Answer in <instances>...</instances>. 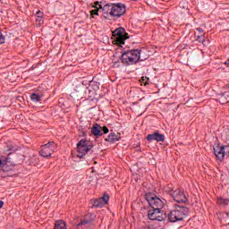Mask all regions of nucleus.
Returning <instances> with one entry per match:
<instances>
[{
  "label": "nucleus",
  "mask_w": 229,
  "mask_h": 229,
  "mask_svg": "<svg viewBox=\"0 0 229 229\" xmlns=\"http://www.w3.org/2000/svg\"><path fill=\"white\" fill-rule=\"evenodd\" d=\"M224 216H225V217H228V216H229V214H228V213H225V214L224 215Z\"/></svg>",
  "instance_id": "nucleus-33"
},
{
  "label": "nucleus",
  "mask_w": 229,
  "mask_h": 229,
  "mask_svg": "<svg viewBox=\"0 0 229 229\" xmlns=\"http://www.w3.org/2000/svg\"><path fill=\"white\" fill-rule=\"evenodd\" d=\"M140 61V51L139 49L127 50L121 55L123 65H135Z\"/></svg>",
  "instance_id": "nucleus-1"
},
{
  "label": "nucleus",
  "mask_w": 229,
  "mask_h": 229,
  "mask_svg": "<svg viewBox=\"0 0 229 229\" xmlns=\"http://www.w3.org/2000/svg\"><path fill=\"white\" fill-rule=\"evenodd\" d=\"M99 199L104 205H106L110 199V197L108 195H104L102 198H99Z\"/></svg>",
  "instance_id": "nucleus-23"
},
{
  "label": "nucleus",
  "mask_w": 229,
  "mask_h": 229,
  "mask_svg": "<svg viewBox=\"0 0 229 229\" xmlns=\"http://www.w3.org/2000/svg\"><path fill=\"white\" fill-rule=\"evenodd\" d=\"M92 148H94L92 141L85 139L81 140L77 144V156L79 158L85 157Z\"/></svg>",
  "instance_id": "nucleus-3"
},
{
  "label": "nucleus",
  "mask_w": 229,
  "mask_h": 229,
  "mask_svg": "<svg viewBox=\"0 0 229 229\" xmlns=\"http://www.w3.org/2000/svg\"><path fill=\"white\" fill-rule=\"evenodd\" d=\"M102 12H103V17L105 19H108V15H111V17H112V12H113V5H112V4H106L103 7Z\"/></svg>",
  "instance_id": "nucleus-13"
},
{
  "label": "nucleus",
  "mask_w": 229,
  "mask_h": 229,
  "mask_svg": "<svg viewBox=\"0 0 229 229\" xmlns=\"http://www.w3.org/2000/svg\"><path fill=\"white\" fill-rule=\"evenodd\" d=\"M147 140L148 142H151L153 140H157V142H164V140H165V136H164V134H160V132L157 131L152 134H148Z\"/></svg>",
  "instance_id": "nucleus-10"
},
{
  "label": "nucleus",
  "mask_w": 229,
  "mask_h": 229,
  "mask_svg": "<svg viewBox=\"0 0 229 229\" xmlns=\"http://www.w3.org/2000/svg\"><path fill=\"white\" fill-rule=\"evenodd\" d=\"M217 203L218 205H223L224 207H225L226 205H228L229 200L228 199H219Z\"/></svg>",
  "instance_id": "nucleus-24"
},
{
  "label": "nucleus",
  "mask_w": 229,
  "mask_h": 229,
  "mask_svg": "<svg viewBox=\"0 0 229 229\" xmlns=\"http://www.w3.org/2000/svg\"><path fill=\"white\" fill-rule=\"evenodd\" d=\"M112 17H121L126 13V6L123 4H112Z\"/></svg>",
  "instance_id": "nucleus-8"
},
{
  "label": "nucleus",
  "mask_w": 229,
  "mask_h": 229,
  "mask_svg": "<svg viewBox=\"0 0 229 229\" xmlns=\"http://www.w3.org/2000/svg\"><path fill=\"white\" fill-rule=\"evenodd\" d=\"M56 151V144L54 141H50L43 146H41V150L39 155L44 157V158H47V157H51L52 153Z\"/></svg>",
  "instance_id": "nucleus-6"
},
{
  "label": "nucleus",
  "mask_w": 229,
  "mask_h": 229,
  "mask_svg": "<svg viewBox=\"0 0 229 229\" xmlns=\"http://www.w3.org/2000/svg\"><path fill=\"white\" fill-rule=\"evenodd\" d=\"M13 149V147H10L9 149H4V151H12Z\"/></svg>",
  "instance_id": "nucleus-32"
},
{
  "label": "nucleus",
  "mask_w": 229,
  "mask_h": 229,
  "mask_svg": "<svg viewBox=\"0 0 229 229\" xmlns=\"http://www.w3.org/2000/svg\"><path fill=\"white\" fill-rule=\"evenodd\" d=\"M196 30L198 31V33L195 34L197 35V41L200 44H205V30L201 28H197Z\"/></svg>",
  "instance_id": "nucleus-14"
},
{
  "label": "nucleus",
  "mask_w": 229,
  "mask_h": 229,
  "mask_svg": "<svg viewBox=\"0 0 229 229\" xmlns=\"http://www.w3.org/2000/svg\"><path fill=\"white\" fill-rule=\"evenodd\" d=\"M0 44H4V36H3V33L0 30Z\"/></svg>",
  "instance_id": "nucleus-27"
},
{
  "label": "nucleus",
  "mask_w": 229,
  "mask_h": 229,
  "mask_svg": "<svg viewBox=\"0 0 229 229\" xmlns=\"http://www.w3.org/2000/svg\"><path fill=\"white\" fill-rule=\"evenodd\" d=\"M36 22L37 26H42V24H44V17H38Z\"/></svg>",
  "instance_id": "nucleus-25"
},
{
  "label": "nucleus",
  "mask_w": 229,
  "mask_h": 229,
  "mask_svg": "<svg viewBox=\"0 0 229 229\" xmlns=\"http://www.w3.org/2000/svg\"><path fill=\"white\" fill-rule=\"evenodd\" d=\"M145 199L148 201L151 208L162 209L165 205V199H161L153 193H146Z\"/></svg>",
  "instance_id": "nucleus-4"
},
{
  "label": "nucleus",
  "mask_w": 229,
  "mask_h": 229,
  "mask_svg": "<svg viewBox=\"0 0 229 229\" xmlns=\"http://www.w3.org/2000/svg\"><path fill=\"white\" fill-rule=\"evenodd\" d=\"M218 101L220 105H225L229 102V92L222 93L218 96Z\"/></svg>",
  "instance_id": "nucleus-17"
},
{
  "label": "nucleus",
  "mask_w": 229,
  "mask_h": 229,
  "mask_svg": "<svg viewBox=\"0 0 229 229\" xmlns=\"http://www.w3.org/2000/svg\"><path fill=\"white\" fill-rule=\"evenodd\" d=\"M30 99L34 103H38V102L42 101V96H40L37 93H33L32 95H30Z\"/></svg>",
  "instance_id": "nucleus-20"
},
{
  "label": "nucleus",
  "mask_w": 229,
  "mask_h": 229,
  "mask_svg": "<svg viewBox=\"0 0 229 229\" xmlns=\"http://www.w3.org/2000/svg\"><path fill=\"white\" fill-rule=\"evenodd\" d=\"M10 165H12V158L2 157L0 159V169L4 173H8V171H10Z\"/></svg>",
  "instance_id": "nucleus-12"
},
{
  "label": "nucleus",
  "mask_w": 229,
  "mask_h": 229,
  "mask_svg": "<svg viewBox=\"0 0 229 229\" xmlns=\"http://www.w3.org/2000/svg\"><path fill=\"white\" fill-rule=\"evenodd\" d=\"M36 15H37V17H44V13H42L41 11H38L36 13Z\"/></svg>",
  "instance_id": "nucleus-29"
},
{
  "label": "nucleus",
  "mask_w": 229,
  "mask_h": 229,
  "mask_svg": "<svg viewBox=\"0 0 229 229\" xmlns=\"http://www.w3.org/2000/svg\"><path fill=\"white\" fill-rule=\"evenodd\" d=\"M53 229H67V224L64 220H57L55 221Z\"/></svg>",
  "instance_id": "nucleus-19"
},
{
  "label": "nucleus",
  "mask_w": 229,
  "mask_h": 229,
  "mask_svg": "<svg viewBox=\"0 0 229 229\" xmlns=\"http://www.w3.org/2000/svg\"><path fill=\"white\" fill-rule=\"evenodd\" d=\"M95 4L96 6H98V7H97V9L95 10L90 11V14L92 17H94V15H98L99 8H101V4H99V2H95Z\"/></svg>",
  "instance_id": "nucleus-21"
},
{
  "label": "nucleus",
  "mask_w": 229,
  "mask_h": 229,
  "mask_svg": "<svg viewBox=\"0 0 229 229\" xmlns=\"http://www.w3.org/2000/svg\"><path fill=\"white\" fill-rule=\"evenodd\" d=\"M121 140V134L110 133L108 137L106 139L107 142L114 144Z\"/></svg>",
  "instance_id": "nucleus-16"
},
{
  "label": "nucleus",
  "mask_w": 229,
  "mask_h": 229,
  "mask_svg": "<svg viewBox=\"0 0 229 229\" xmlns=\"http://www.w3.org/2000/svg\"><path fill=\"white\" fill-rule=\"evenodd\" d=\"M170 195L177 203H187V196H185V193L180 189H176L171 192Z\"/></svg>",
  "instance_id": "nucleus-9"
},
{
  "label": "nucleus",
  "mask_w": 229,
  "mask_h": 229,
  "mask_svg": "<svg viewBox=\"0 0 229 229\" xmlns=\"http://www.w3.org/2000/svg\"><path fill=\"white\" fill-rule=\"evenodd\" d=\"M189 215V208L183 206H176L174 209L168 214V220L171 223H176V221H183Z\"/></svg>",
  "instance_id": "nucleus-2"
},
{
  "label": "nucleus",
  "mask_w": 229,
  "mask_h": 229,
  "mask_svg": "<svg viewBox=\"0 0 229 229\" xmlns=\"http://www.w3.org/2000/svg\"><path fill=\"white\" fill-rule=\"evenodd\" d=\"M92 225V220L84 219L77 225L78 229L89 228Z\"/></svg>",
  "instance_id": "nucleus-18"
},
{
  "label": "nucleus",
  "mask_w": 229,
  "mask_h": 229,
  "mask_svg": "<svg viewBox=\"0 0 229 229\" xmlns=\"http://www.w3.org/2000/svg\"><path fill=\"white\" fill-rule=\"evenodd\" d=\"M131 1H136V0H131Z\"/></svg>",
  "instance_id": "nucleus-34"
},
{
  "label": "nucleus",
  "mask_w": 229,
  "mask_h": 229,
  "mask_svg": "<svg viewBox=\"0 0 229 229\" xmlns=\"http://www.w3.org/2000/svg\"><path fill=\"white\" fill-rule=\"evenodd\" d=\"M148 216L150 221H165L167 215L162 209L152 208L148 210Z\"/></svg>",
  "instance_id": "nucleus-5"
},
{
  "label": "nucleus",
  "mask_w": 229,
  "mask_h": 229,
  "mask_svg": "<svg viewBox=\"0 0 229 229\" xmlns=\"http://www.w3.org/2000/svg\"><path fill=\"white\" fill-rule=\"evenodd\" d=\"M93 207H95L96 208H99L101 207H105V205L101 201V199H97L93 200Z\"/></svg>",
  "instance_id": "nucleus-22"
},
{
  "label": "nucleus",
  "mask_w": 229,
  "mask_h": 229,
  "mask_svg": "<svg viewBox=\"0 0 229 229\" xmlns=\"http://www.w3.org/2000/svg\"><path fill=\"white\" fill-rule=\"evenodd\" d=\"M225 148L226 147L219 146V145L213 147L215 156L216 157L217 160H219L220 162H223V160H225Z\"/></svg>",
  "instance_id": "nucleus-11"
},
{
  "label": "nucleus",
  "mask_w": 229,
  "mask_h": 229,
  "mask_svg": "<svg viewBox=\"0 0 229 229\" xmlns=\"http://www.w3.org/2000/svg\"><path fill=\"white\" fill-rule=\"evenodd\" d=\"M91 133H93L95 137H101V135H103L101 125L98 123L94 124L91 128Z\"/></svg>",
  "instance_id": "nucleus-15"
},
{
  "label": "nucleus",
  "mask_w": 229,
  "mask_h": 229,
  "mask_svg": "<svg viewBox=\"0 0 229 229\" xmlns=\"http://www.w3.org/2000/svg\"><path fill=\"white\" fill-rule=\"evenodd\" d=\"M102 131H104L105 134L108 133L110 131L108 130V127L104 126L102 127Z\"/></svg>",
  "instance_id": "nucleus-28"
},
{
  "label": "nucleus",
  "mask_w": 229,
  "mask_h": 229,
  "mask_svg": "<svg viewBox=\"0 0 229 229\" xmlns=\"http://www.w3.org/2000/svg\"><path fill=\"white\" fill-rule=\"evenodd\" d=\"M179 6H180L181 8L185 9V8H187V4H184L183 2H181L180 4H179Z\"/></svg>",
  "instance_id": "nucleus-30"
},
{
  "label": "nucleus",
  "mask_w": 229,
  "mask_h": 229,
  "mask_svg": "<svg viewBox=\"0 0 229 229\" xmlns=\"http://www.w3.org/2000/svg\"><path fill=\"white\" fill-rule=\"evenodd\" d=\"M148 81H149V79L148 77H142L140 80V83H144V85H147Z\"/></svg>",
  "instance_id": "nucleus-26"
},
{
  "label": "nucleus",
  "mask_w": 229,
  "mask_h": 229,
  "mask_svg": "<svg viewBox=\"0 0 229 229\" xmlns=\"http://www.w3.org/2000/svg\"><path fill=\"white\" fill-rule=\"evenodd\" d=\"M4 202L3 200H0V208H1L2 207H4Z\"/></svg>",
  "instance_id": "nucleus-31"
},
{
  "label": "nucleus",
  "mask_w": 229,
  "mask_h": 229,
  "mask_svg": "<svg viewBox=\"0 0 229 229\" xmlns=\"http://www.w3.org/2000/svg\"><path fill=\"white\" fill-rule=\"evenodd\" d=\"M114 37H116V44H119L120 46L124 44V40L128 39V33L124 32V30L123 28L116 29L114 31Z\"/></svg>",
  "instance_id": "nucleus-7"
}]
</instances>
